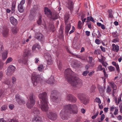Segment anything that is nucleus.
Here are the masks:
<instances>
[{"label": "nucleus", "instance_id": "nucleus-44", "mask_svg": "<svg viewBox=\"0 0 122 122\" xmlns=\"http://www.w3.org/2000/svg\"><path fill=\"white\" fill-rule=\"evenodd\" d=\"M97 70L98 71H101L102 70H105L104 68H102V66L101 65H99L97 67Z\"/></svg>", "mask_w": 122, "mask_h": 122}, {"label": "nucleus", "instance_id": "nucleus-11", "mask_svg": "<svg viewBox=\"0 0 122 122\" xmlns=\"http://www.w3.org/2000/svg\"><path fill=\"white\" fill-rule=\"evenodd\" d=\"M110 84L112 87L113 89L112 96L113 97H114V94L116 93L117 91V86L114 82L113 81L111 82L110 83Z\"/></svg>", "mask_w": 122, "mask_h": 122}, {"label": "nucleus", "instance_id": "nucleus-45", "mask_svg": "<svg viewBox=\"0 0 122 122\" xmlns=\"http://www.w3.org/2000/svg\"><path fill=\"white\" fill-rule=\"evenodd\" d=\"M3 83L5 84L9 85L10 84V82L8 80H6L5 81L3 82Z\"/></svg>", "mask_w": 122, "mask_h": 122}, {"label": "nucleus", "instance_id": "nucleus-57", "mask_svg": "<svg viewBox=\"0 0 122 122\" xmlns=\"http://www.w3.org/2000/svg\"><path fill=\"white\" fill-rule=\"evenodd\" d=\"M117 119L119 121H121L122 119V117L120 115H119L117 116Z\"/></svg>", "mask_w": 122, "mask_h": 122}, {"label": "nucleus", "instance_id": "nucleus-36", "mask_svg": "<svg viewBox=\"0 0 122 122\" xmlns=\"http://www.w3.org/2000/svg\"><path fill=\"white\" fill-rule=\"evenodd\" d=\"M48 28L51 31H53L54 28V25L52 24H50L48 26Z\"/></svg>", "mask_w": 122, "mask_h": 122}, {"label": "nucleus", "instance_id": "nucleus-4", "mask_svg": "<svg viewBox=\"0 0 122 122\" xmlns=\"http://www.w3.org/2000/svg\"><path fill=\"white\" fill-rule=\"evenodd\" d=\"M36 102V98L33 93L30 94L29 96L28 102L26 105L29 108L31 109L34 105Z\"/></svg>", "mask_w": 122, "mask_h": 122}, {"label": "nucleus", "instance_id": "nucleus-31", "mask_svg": "<svg viewBox=\"0 0 122 122\" xmlns=\"http://www.w3.org/2000/svg\"><path fill=\"white\" fill-rule=\"evenodd\" d=\"M72 96V95L71 94H67L66 97V100L70 102Z\"/></svg>", "mask_w": 122, "mask_h": 122}, {"label": "nucleus", "instance_id": "nucleus-48", "mask_svg": "<svg viewBox=\"0 0 122 122\" xmlns=\"http://www.w3.org/2000/svg\"><path fill=\"white\" fill-rule=\"evenodd\" d=\"M7 57V54H3L2 56V59L3 60L5 59Z\"/></svg>", "mask_w": 122, "mask_h": 122}, {"label": "nucleus", "instance_id": "nucleus-14", "mask_svg": "<svg viewBox=\"0 0 122 122\" xmlns=\"http://www.w3.org/2000/svg\"><path fill=\"white\" fill-rule=\"evenodd\" d=\"M40 48V45L37 43L34 45L32 46V50L33 53H36Z\"/></svg>", "mask_w": 122, "mask_h": 122}, {"label": "nucleus", "instance_id": "nucleus-37", "mask_svg": "<svg viewBox=\"0 0 122 122\" xmlns=\"http://www.w3.org/2000/svg\"><path fill=\"white\" fill-rule=\"evenodd\" d=\"M82 24L80 21H79L78 22V28L79 29H81L82 27Z\"/></svg>", "mask_w": 122, "mask_h": 122}, {"label": "nucleus", "instance_id": "nucleus-12", "mask_svg": "<svg viewBox=\"0 0 122 122\" xmlns=\"http://www.w3.org/2000/svg\"><path fill=\"white\" fill-rule=\"evenodd\" d=\"M35 37L38 40L40 41H42L44 39V36L40 33H36Z\"/></svg>", "mask_w": 122, "mask_h": 122}, {"label": "nucleus", "instance_id": "nucleus-53", "mask_svg": "<svg viewBox=\"0 0 122 122\" xmlns=\"http://www.w3.org/2000/svg\"><path fill=\"white\" fill-rule=\"evenodd\" d=\"M72 63L76 67L77 66V63L76 61H72Z\"/></svg>", "mask_w": 122, "mask_h": 122}, {"label": "nucleus", "instance_id": "nucleus-56", "mask_svg": "<svg viewBox=\"0 0 122 122\" xmlns=\"http://www.w3.org/2000/svg\"><path fill=\"white\" fill-rule=\"evenodd\" d=\"M25 0H22L20 2V4H19V5H23L25 4Z\"/></svg>", "mask_w": 122, "mask_h": 122}, {"label": "nucleus", "instance_id": "nucleus-33", "mask_svg": "<svg viewBox=\"0 0 122 122\" xmlns=\"http://www.w3.org/2000/svg\"><path fill=\"white\" fill-rule=\"evenodd\" d=\"M42 17L40 16L39 17L38 20L37 21V23L38 25H40L42 23Z\"/></svg>", "mask_w": 122, "mask_h": 122}, {"label": "nucleus", "instance_id": "nucleus-64", "mask_svg": "<svg viewBox=\"0 0 122 122\" xmlns=\"http://www.w3.org/2000/svg\"><path fill=\"white\" fill-rule=\"evenodd\" d=\"M8 122H18L15 119H12L9 121Z\"/></svg>", "mask_w": 122, "mask_h": 122}, {"label": "nucleus", "instance_id": "nucleus-35", "mask_svg": "<svg viewBox=\"0 0 122 122\" xmlns=\"http://www.w3.org/2000/svg\"><path fill=\"white\" fill-rule=\"evenodd\" d=\"M44 69V66L42 65H39L38 67V70L40 71H42Z\"/></svg>", "mask_w": 122, "mask_h": 122}, {"label": "nucleus", "instance_id": "nucleus-52", "mask_svg": "<svg viewBox=\"0 0 122 122\" xmlns=\"http://www.w3.org/2000/svg\"><path fill=\"white\" fill-rule=\"evenodd\" d=\"M105 117V116L104 114H103L101 115L100 117V120L101 121H102Z\"/></svg>", "mask_w": 122, "mask_h": 122}, {"label": "nucleus", "instance_id": "nucleus-27", "mask_svg": "<svg viewBox=\"0 0 122 122\" xmlns=\"http://www.w3.org/2000/svg\"><path fill=\"white\" fill-rule=\"evenodd\" d=\"M71 27L70 24H68L66 26L65 28V32L66 35H67Z\"/></svg>", "mask_w": 122, "mask_h": 122}, {"label": "nucleus", "instance_id": "nucleus-23", "mask_svg": "<svg viewBox=\"0 0 122 122\" xmlns=\"http://www.w3.org/2000/svg\"><path fill=\"white\" fill-rule=\"evenodd\" d=\"M32 122H42V119L41 117H36L33 119Z\"/></svg>", "mask_w": 122, "mask_h": 122}, {"label": "nucleus", "instance_id": "nucleus-54", "mask_svg": "<svg viewBox=\"0 0 122 122\" xmlns=\"http://www.w3.org/2000/svg\"><path fill=\"white\" fill-rule=\"evenodd\" d=\"M95 43L97 44H99L101 43L100 40L98 39H96L95 40Z\"/></svg>", "mask_w": 122, "mask_h": 122}, {"label": "nucleus", "instance_id": "nucleus-17", "mask_svg": "<svg viewBox=\"0 0 122 122\" xmlns=\"http://www.w3.org/2000/svg\"><path fill=\"white\" fill-rule=\"evenodd\" d=\"M45 57L47 60V64L49 65H52L53 63V61L52 60L50 54L48 56L46 55Z\"/></svg>", "mask_w": 122, "mask_h": 122}, {"label": "nucleus", "instance_id": "nucleus-24", "mask_svg": "<svg viewBox=\"0 0 122 122\" xmlns=\"http://www.w3.org/2000/svg\"><path fill=\"white\" fill-rule=\"evenodd\" d=\"M112 46L113 47L112 50L118 52L119 50V46L118 45H116L115 44H113L112 45Z\"/></svg>", "mask_w": 122, "mask_h": 122}, {"label": "nucleus", "instance_id": "nucleus-16", "mask_svg": "<svg viewBox=\"0 0 122 122\" xmlns=\"http://www.w3.org/2000/svg\"><path fill=\"white\" fill-rule=\"evenodd\" d=\"M31 56L30 54H24L23 56L22 61L26 62L28 59Z\"/></svg>", "mask_w": 122, "mask_h": 122}, {"label": "nucleus", "instance_id": "nucleus-43", "mask_svg": "<svg viewBox=\"0 0 122 122\" xmlns=\"http://www.w3.org/2000/svg\"><path fill=\"white\" fill-rule=\"evenodd\" d=\"M96 88V86L95 85H92L91 88V92H94L95 91V90Z\"/></svg>", "mask_w": 122, "mask_h": 122}, {"label": "nucleus", "instance_id": "nucleus-55", "mask_svg": "<svg viewBox=\"0 0 122 122\" xmlns=\"http://www.w3.org/2000/svg\"><path fill=\"white\" fill-rule=\"evenodd\" d=\"M119 107L120 109V112L122 113V103H120L119 105Z\"/></svg>", "mask_w": 122, "mask_h": 122}, {"label": "nucleus", "instance_id": "nucleus-2", "mask_svg": "<svg viewBox=\"0 0 122 122\" xmlns=\"http://www.w3.org/2000/svg\"><path fill=\"white\" fill-rule=\"evenodd\" d=\"M39 97L41 101L40 107L43 111L47 112L48 110V107L46 93L44 92L40 93Z\"/></svg>", "mask_w": 122, "mask_h": 122}, {"label": "nucleus", "instance_id": "nucleus-30", "mask_svg": "<svg viewBox=\"0 0 122 122\" xmlns=\"http://www.w3.org/2000/svg\"><path fill=\"white\" fill-rule=\"evenodd\" d=\"M16 4V2L15 1H13L12 5L11 7V12L13 13L14 12L15 10V5Z\"/></svg>", "mask_w": 122, "mask_h": 122}, {"label": "nucleus", "instance_id": "nucleus-50", "mask_svg": "<svg viewBox=\"0 0 122 122\" xmlns=\"http://www.w3.org/2000/svg\"><path fill=\"white\" fill-rule=\"evenodd\" d=\"M117 0H110V3L113 5L116 3L117 1Z\"/></svg>", "mask_w": 122, "mask_h": 122}, {"label": "nucleus", "instance_id": "nucleus-13", "mask_svg": "<svg viewBox=\"0 0 122 122\" xmlns=\"http://www.w3.org/2000/svg\"><path fill=\"white\" fill-rule=\"evenodd\" d=\"M15 68V67L12 65H10L7 68V71L6 72V74L8 75H9L11 74L12 71H14Z\"/></svg>", "mask_w": 122, "mask_h": 122}, {"label": "nucleus", "instance_id": "nucleus-7", "mask_svg": "<svg viewBox=\"0 0 122 122\" xmlns=\"http://www.w3.org/2000/svg\"><path fill=\"white\" fill-rule=\"evenodd\" d=\"M39 75L36 74V73L34 72L32 74L31 79L33 85L36 86L39 82Z\"/></svg>", "mask_w": 122, "mask_h": 122}, {"label": "nucleus", "instance_id": "nucleus-9", "mask_svg": "<svg viewBox=\"0 0 122 122\" xmlns=\"http://www.w3.org/2000/svg\"><path fill=\"white\" fill-rule=\"evenodd\" d=\"M67 112H66L64 109H62L60 113V116L61 119L63 120L68 119V117Z\"/></svg>", "mask_w": 122, "mask_h": 122}, {"label": "nucleus", "instance_id": "nucleus-58", "mask_svg": "<svg viewBox=\"0 0 122 122\" xmlns=\"http://www.w3.org/2000/svg\"><path fill=\"white\" fill-rule=\"evenodd\" d=\"M115 108H116V107L113 105V106L110 107V111H113L114 109H115Z\"/></svg>", "mask_w": 122, "mask_h": 122}, {"label": "nucleus", "instance_id": "nucleus-25", "mask_svg": "<svg viewBox=\"0 0 122 122\" xmlns=\"http://www.w3.org/2000/svg\"><path fill=\"white\" fill-rule=\"evenodd\" d=\"M105 87H103L100 86H98V90L101 94H103L104 91Z\"/></svg>", "mask_w": 122, "mask_h": 122}, {"label": "nucleus", "instance_id": "nucleus-29", "mask_svg": "<svg viewBox=\"0 0 122 122\" xmlns=\"http://www.w3.org/2000/svg\"><path fill=\"white\" fill-rule=\"evenodd\" d=\"M89 63L91 64V66L92 67L95 65L94 61H92V57H89Z\"/></svg>", "mask_w": 122, "mask_h": 122}, {"label": "nucleus", "instance_id": "nucleus-19", "mask_svg": "<svg viewBox=\"0 0 122 122\" xmlns=\"http://www.w3.org/2000/svg\"><path fill=\"white\" fill-rule=\"evenodd\" d=\"M55 81V80L54 79L53 76H51V77L48 79V80L46 81V82L47 83L50 84H52L54 83Z\"/></svg>", "mask_w": 122, "mask_h": 122}, {"label": "nucleus", "instance_id": "nucleus-49", "mask_svg": "<svg viewBox=\"0 0 122 122\" xmlns=\"http://www.w3.org/2000/svg\"><path fill=\"white\" fill-rule=\"evenodd\" d=\"M12 30V32L14 34L16 33L17 32L16 28L15 27L13 28Z\"/></svg>", "mask_w": 122, "mask_h": 122}, {"label": "nucleus", "instance_id": "nucleus-5", "mask_svg": "<svg viewBox=\"0 0 122 122\" xmlns=\"http://www.w3.org/2000/svg\"><path fill=\"white\" fill-rule=\"evenodd\" d=\"M46 113L48 118L52 121H54L57 118V115L55 112L50 111H48Z\"/></svg>", "mask_w": 122, "mask_h": 122}, {"label": "nucleus", "instance_id": "nucleus-10", "mask_svg": "<svg viewBox=\"0 0 122 122\" xmlns=\"http://www.w3.org/2000/svg\"><path fill=\"white\" fill-rule=\"evenodd\" d=\"M57 94V92L56 90H54L52 92L51 97V100L53 101L56 102L58 99L57 97L56 96Z\"/></svg>", "mask_w": 122, "mask_h": 122}, {"label": "nucleus", "instance_id": "nucleus-62", "mask_svg": "<svg viewBox=\"0 0 122 122\" xmlns=\"http://www.w3.org/2000/svg\"><path fill=\"white\" fill-rule=\"evenodd\" d=\"M12 83L14 84L15 83L16 80V78L14 77H13L12 78Z\"/></svg>", "mask_w": 122, "mask_h": 122}, {"label": "nucleus", "instance_id": "nucleus-42", "mask_svg": "<svg viewBox=\"0 0 122 122\" xmlns=\"http://www.w3.org/2000/svg\"><path fill=\"white\" fill-rule=\"evenodd\" d=\"M59 69L60 70H61V62L60 61H57Z\"/></svg>", "mask_w": 122, "mask_h": 122}, {"label": "nucleus", "instance_id": "nucleus-3", "mask_svg": "<svg viewBox=\"0 0 122 122\" xmlns=\"http://www.w3.org/2000/svg\"><path fill=\"white\" fill-rule=\"evenodd\" d=\"M65 111L70 113L76 114L77 112V107L74 104H68L66 105L64 107Z\"/></svg>", "mask_w": 122, "mask_h": 122}, {"label": "nucleus", "instance_id": "nucleus-8", "mask_svg": "<svg viewBox=\"0 0 122 122\" xmlns=\"http://www.w3.org/2000/svg\"><path fill=\"white\" fill-rule=\"evenodd\" d=\"M15 98L16 102L19 105H22L25 103L24 99L21 98L19 94H17L15 95Z\"/></svg>", "mask_w": 122, "mask_h": 122}, {"label": "nucleus", "instance_id": "nucleus-51", "mask_svg": "<svg viewBox=\"0 0 122 122\" xmlns=\"http://www.w3.org/2000/svg\"><path fill=\"white\" fill-rule=\"evenodd\" d=\"M118 110L117 108H115V111L114 112V114L116 115L118 114Z\"/></svg>", "mask_w": 122, "mask_h": 122}, {"label": "nucleus", "instance_id": "nucleus-26", "mask_svg": "<svg viewBox=\"0 0 122 122\" xmlns=\"http://www.w3.org/2000/svg\"><path fill=\"white\" fill-rule=\"evenodd\" d=\"M73 2L71 0H69L67 6L69 9L71 10L73 8Z\"/></svg>", "mask_w": 122, "mask_h": 122}, {"label": "nucleus", "instance_id": "nucleus-15", "mask_svg": "<svg viewBox=\"0 0 122 122\" xmlns=\"http://www.w3.org/2000/svg\"><path fill=\"white\" fill-rule=\"evenodd\" d=\"M51 15H50L49 17L51 19L55 20L58 18V15L57 13L54 12L52 13H51Z\"/></svg>", "mask_w": 122, "mask_h": 122}, {"label": "nucleus", "instance_id": "nucleus-21", "mask_svg": "<svg viewBox=\"0 0 122 122\" xmlns=\"http://www.w3.org/2000/svg\"><path fill=\"white\" fill-rule=\"evenodd\" d=\"M44 12L45 14L48 16H49L50 15H51V12L50 10L47 7H46L44 8Z\"/></svg>", "mask_w": 122, "mask_h": 122}, {"label": "nucleus", "instance_id": "nucleus-47", "mask_svg": "<svg viewBox=\"0 0 122 122\" xmlns=\"http://www.w3.org/2000/svg\"><path fill=\"white\" fill-rule=\"evenodd\" d=\"M89 72V71L86 70L83 71L82 73V75L84 76H86L87 75V74Z\"/></svg>", "mask_w": 122, "mask_h": 122}, {"label": "nucleus", "instance_id": "nucleus-34", "mask_svg": "<svg viewBox=\"0 0 122 122\" xmlns=\"http://www.w3.org/2000/svg\"><path fill=\"white\" fill-rule=\"evenodd\" d=\"M70 15L69 14H67L65 15L64 19L66 23H67V21L69 18Z\"/></svg>", "mask_w": 122, "mask_h": 122}, {"label": "nucleus", "instance_id": "nucleus-6", "mask_svg": "<svg viewBox=\"0 0 122 122\" xmlns=\"http://www.w3.org/2000/svg\"><path fill=\"white\" fill-rule=\"evenodd\" d=\"M78 98L85 105H86L88 102V100L86 98V96L84 94L82 93H80L77 95Z\"/></svg>", "mask_w": 122, "mask_h": 122}, {"label": "nucleus", "instance_id": "nucleus-39", "mask_svg": "<svg viewBox=\"0 0 122 122\" xmlns=\"http://www.w3.org/2000/svg\"><path fill=\"white\" fill-rule=\"evenodd\" d=\"M108 68L110 71H114L115 70V68L112 66H110L108 67Z\"/></svg>", "mask_w": 122, "mask_h": 122}, {"label": "nucleus", "instance_id": "nucleus-63", "mask_svg": "<svg viewBox=\"0 0 122 122\" xmlns=\"http://www.w3.org/2000/svg\"><path fill=\"white\" fill-rule=\"evenodd\" d=\"M122 97V95H120L119 97H118V103H119V102H121L122 101V100L121 99V98Z\"/></svg>", "mask_w": 122, "mask_h": 122}, {"label": "nucleus", "instance_id": "nucleus-59", "mask_svg": "<svg viewBox=\"0 0 122 122\" xmlns=\"http://www.w3.org/2000/svg\"><path fill=\"white\" fill-rule=\"evenodd\" d=\"M98 112H97V113L95 114V115L92 116V119H95L96 118V117L98 115Z\"/></svg>", "mask_w": 122, "mask_h": 122}, {"label": "nucleus", "instance_id": "nucleus-18", "mask_svg": "<svg viewBox=\"0 0 122 122\" xmlns=\"http://www.w3.org/2000/svg\"><path fill=\"white\" fill-rule=\"evenodd\" d=\"M2 34L3 37H7L9 35V29L7 28L4 29Z\"/></svg>", "mask_w": 122, "mask_h": 122}, {"label": "nucleus", "instance_id": "nucleus-46", "mask_svg": "<svg viewBox=\"0 0 122 122\" xmlns=\"http://www.w3.org/2000/svg\"><path fill=\"white\" fill-rule=\"evenodd\" d=\"M12 60L13 59L11 57H10L7 59L6 61V63H10L12 61Z\"/></svg>", "mask_w": 122, "mask_h": 122}, {"label": "nucleus", "instance_id": "nucleus-61", "mask_svg": "<svg viewBox=\"0 0 122 122\" xmlns=\"http://www.w3.org/2000/svg\"><path fill=\"white\" fill-rule=\"evenodd\" d=\"M94 73V71H90L89 72L88 75L89 76H91Z\"/></svg>", "mask_w": 122, "mask_h": 122}, {"label": "nucleus", "instance_id": "nucleus-20", "mask_svg": "<svg viewBox=\"0 0 122 122\" xmlns=\"http://www.w3.org/2000/svg\"><path fill=\"white\" fill-rule=\"evenodd\" d=\"M32 111L35 115H37L40 113V111L38 108L36 107H34L32 109Z\"/></svg>", "mask_w": 122, "mask_h": 122}, {"label": "nucleus", "instance_id": "nucleus-22", "mask_svg": "<svg viewBox=\"0 0 122 122\" xmlns=\"http://www.w3.org/2000/svg\"><path fill=\"white\" fill-rule=\"evenodd\" d=\"M10 19L11 23L13 25H16L17 24V20L13 17H11L10 18Z\"/></svg>", "mask_w": 122, "mask_h": 122}, {"label": "nucleus", "instance_id": "nucleus-32", "mask_svg": "<svg viewBox=\"0 0 122 122\" xmlns=\"http://www.w3.org/2000/svg\"><path fill=\"white\" fill-rule=\"evenodd\" d=\"M71 98V100L70 102L74 103H75L77 101V99L74 96L72 95Z\"/></svg>", "mask_w": 122, "mask_h": 122}, {"label": "nucleus", "instance_id": "nucleus-41", "mask_svg": "<svg viewBox=\"0 0 122 122\" xmlns=\"http://www.w3.org/2000/svg\"><path fill=\"white\" fill-rule=\"evenodd\" d=\"M111 91V88L109 86H108L106 89V92L110 94V92Z\"/></svg>", "mask_w": 122, "mask_h": 122}, {"label": "nucleus", "instance_id": "nucleus-38", "mask_svg": "<svg viewBox=\"0 0 122 122\" xmlns=\"http://www.w3.org/2000/svg\"><path fill=\"white\" fill-rule=\"evenodd\" d=\"M7 108V106L6 105H3L1 107L0 110L1 111H5Z\"/></svg>", "mask_w": 122, "mask_h": 122}, {"label": "nucleus", "instance_id": "nucleus-1", "mask_svg": "<svg viewBox=\"0 0 122 122\" xmlns=\"http://www.w3.org/2000/svg\"><path fill=\"white\" fill-rule=\"evenodd\" d=\"M74 73L70 68H67L65 71V77L66 80L73 87L79 88L82 86V81L74 76Z\"/></svg>", "mask_w": 122, "mask_h": 122}, {"label": "nucleus", "instance_id": "nucleus-28", "mask_svg": "<svg viewBox=\"0 0 122 122\" xmlns=\"http://www.w3.org/2000/svg\"><path fill=\"white\" fill-rule=\"evenodd\" d=\"M18 10L20 12L22 13L24 12L25 9L23 8V5H18Z\"/></svg>", "mask_w": 122, "mask_h": 122}, {"label": "nucleus", "instance_id": "nucleus-60", "mask_svg": "<svg viewBox=\"0 0 122 122\" xmlns=\"http://www.w3.org/2000/svg\"><path fill=\"white\" fill-rule=\"evenodd\" d=\"M14 107V105L12 104L10 105L9 106V107L10 109L11 110H12L13 109Z\"/></svg>", "mask_w": 122, "mask_h": 122}, {"label": "nucleus", "instance_id": "nucleus-40", "mask_svg": "<svg viewBox=\"0 0 122 122\" xmlns=\"http://www.w3.org/2000/svg\"><path fill=\"white\" fill-rule=\"evenodd\" d=\"M94 101L97 102L99 104H100L101 103V100L99 98L97 97L94 100Z\"/></svg>", "mask_w": 122, "mask_h": 122}]
</instances>
